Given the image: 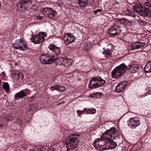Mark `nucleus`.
<instances>
[{
    "instance_id": "44",
    "label": "nucleus",
    "mask_w": 151,
    "mask_h": 151,
    "mask_svg": "<svg viewBox=\"0 0 151 151\" xmlns=\"http://www.w3.org/2000/svg\"><path fill=\"white\" fill-rule=\"evenodd\" d=\"M24 148H26V147H25V146H24Z\"/></svg>"
},
{
    "instance_id": "17",
    "label": "nucleus",
    "mask_w": 151,
    "mask_h": 151,
    "mask_svg": "<svg viewBox=\"0 0 151 151\" xmlns=\"http://www.w3.org/2000/svg\"><path fill=\"white\" fill-rule=\"evenodd\" d=\"M14 78L16 79H22L24 77L23 74L18 71H14L13 73Z\"/></svg>"
},
{
    "instance_id": "2",
    "label": "nucleus",
    "mask_w": 151,
    "mask_h": 151,
    "mask_svg": "<svg viewBox=\"0 0 151 151\" xmlns=\"http://www.w3.org/2000/svg\"><path fill=\"white\" fill-rule=\"evenodd\" d=\"M78 136L75 134L69 136L65 141L59 142L57 144L59 146L63 144L66 145V148L68 150H73L78 146Z\"/></svg>"
},
{
    "instance_id": "16",
    "label": "nucleus",
    "mask_w": 151,
    "mask_h": 151,
    "mask_svg": "<svg viewBox=\"0 0 151 151\" xmlns=\"http://www.w3.org/2000/svg\"><path fill=\"white\" fill-rule=\"evenodd\" d=\"M139 67L137 64L130 65L128 66L127 68L132 73H135L138 70Z\"/></svg>"
},
{
    "instance_id": "1",
    "label": "nucleus",
    "mask_w": 151,
    "mask_h": 151,
    "mask_svg": "<svg viewBox=\"0 0 151 151\" xmlns=\"http://www.w3.org/2000/svg\"><path fill=\"white\" fill-rule=\"evenodd\" d=\"M120 134L116 128H111L107 130L101 136L100 138L96 139L94 145L98 150L103 151L108 149H112L117 146L116 142L114 140L118 137Z\"/></svg>"
},
{
    "instance_id": "10",
    "label": "nucleus",
    "mask_w": 151,
    "mask_h": 151,
    "mask_svg": "<svg viewBox=\"0 0 151 151\" xmlns=\"http://www.w3.org/2000/svg\"><path fill=\"white\" fill-rule=\"evenodd\" d=\"M140 124L139 119L137 117L131 118L129 121L128 125L131 128L135 129Z\"/></svg>"
},
{
    "instance_id": "19",
    "label": "nucleus",
    "mask_w": 151,
    "mask_h": 151,
    "mask_svg": "<svg viewBox=\"0 0 151 151\" xmlns=\"http://www.w3.org/2000/svg\"><path fill=\"white\" fill-rule=\"evenodd\" d=\"M55 56H57V58L53 62H54L57 65H61V67H63L64 58H58V56L57 55Z\"/></svg>"
},
{
    "instance_id": "24",
    "label": "nucleus",
    "mask_w": 151,
    "mask_h": 151,
    "mask_svg": "<svg viewBox=\"0 0 151 151\" xmlns=\"http://www.w3.org/2000/svg\"><path fill=\"white\" fill-rule=\"evenodd\" d=\"M26 96L23 91H21L15 95V96L17 98H22Z\"/></svg>"
},
{
    "instance_id": "35",
    "label": "nucleus",
    "mask_w": 151,
    "mask_h": 151,
    "mask_svg": "<svg viewBox=\"0 0 151 151\" xmlns=\"http://www.w3.org/2000/svg\"><path fill=\"white\" fill-rule=\"evenodd\" d=\"M37 18L40 20H41L42 18V17L41 16H38L37 17Z\"/></svg>"
},
{
    "instance_id": "4",
    "label": "nucleus",
    "mask_w": 151,
    "mask_h": 151,
    "mask_svg": "<svg viewBox=\"0 0 151 151\" xmlns=\"http://www.w3.org/2000/svg\"><path fill=\"white\" fill-rule=\"evenodd\" d=\"M127 68L124 64H122L116 68L112 71L113 78H116L122 76L126 71Z\"/></svg>"
},
{
    "instance_id": "38",
    "label": "nucleus",
    "mask_w": 151,
    "mask_h": 151,
    "mask_svg": "<svg viewBox=\"0 0 151 151\" xmlns=\"http://www.w3.org/2000/svg\"><path fill=\"white\" fill-rule=\"evenodd\" d=\"M7 119L8 120L11 121V120H12L13 119H12V117H9L8 118H7Z\"/></svg>"
},
{
    "instance_id": "3",
    "label": "nucleus",
    "mask_w": 151,
    "mask_h": 151,
    "mask_svg": "<svg viewBox=\"0 0 151 151\" xmlns=\"http://www.w3.org/2000/svg\"><path fill=\"white\" fill-rule=\"evenodd\" d=\"M32 6L31 2L29 0H20L17 5L18 10L21 12L31 8Z\"/></svg>"
},
{
    "instance_id": "13",
    "label": "nucleus",
    "mask_w": 151,
    "mask_h": 151,
    "mask_svg": "<svg viewBox=\"0 0 151 151\" xmlns=\"http://www.w3.org/2000/svg\"><path fill=\"white\" fill-rule=\"evenodd\" d=\"M64 39L65 44L68 45L73 42L75 40V38L71 34H65L64 35Z\"/></svg>"
},
{
    "instance_id": "37",
    "label": "nucleus",
    "mask_w": 151,
    "mask_h": 151,
    "mask_svg": "<svg viewBox=\"0 0 151 151\" xmlns=\"http://www.w3.org/2000/svg\"><path fill=\"white\" fill-rule=\"evenodd\" d=\"M133 13V12H130L129 14L130 16H132L133 17H135V16L134 15H131Z\"/></svg>"
},
{
    "instance_id": "25",
    "label": "nucleus",
    "mask_w": 151,
    "mask_h": 151,
    "mask_svg": "<svg viewBox=\"0 0 151 151\" xmlns=\"http://www.w3.org/2000/svg\"><path fill=\"white\" fill-rule=\"evenodd\" d=\"M145 71L147 73L151 72V62L148 63L145 67Z\"/></svg>"
},
{
    "instance_id": "28",
    "label": "nucleus",
    "mask_w": 151,
    "mask_h": 151,
    "mask_svg": "<svg viewBox=\"0 0 151 151\" xmlns=\"http://www.w3.org/2000/svg\"><path fill=\"white\" fill-rule=\"evenodd\" d=\"M120 22L121 24L127 25L130 24V22L126 19L122 18L120 20Z\"/></svg>"
},
{
    "instance_id": "39",
    "label": "nucleus",
    "mask_w": 151,
    "mask_h": 151,
    "mask_svg": "<svg viewBox=\"0 0 151 151\" xmlns=\"http://www.w3.org/2000/svg\"><path fill=\"white\" fill-rule=\"evenodd\" d=\"M35 96H32L30 98L32 99V100H33L34 99H35Z\"/></svg>"
},
{
    "instance_id": "21",
    "label": "nucleus",
    "mask_w": 151,
    "mask_h": 151,
    "mask_svg": "<svg viewBox=\"0 0 151 151\" xmlns=\"http://www.w3.org/2000/svg\"><path fill=\"white\" fill-rule=\"evenodd\" d=\"M112 50V49L108 48L106 50L103 52V53L106 57H107L108 56H110L111 55Z\"/></svg>"
},
{
    "instance_id": "7",
    "label": "nucleus",
    "mask_w": 151,
    "mask_h": 151,
    "mask_svg": "<svg viewBox=\"0 0 151 151\" xmlns=\"http://www.w3.org/2000/svg\"><path fill=\"white\" fill-rule=\"evenodd\" d=\"M46 36L47 35L45 33L40 32L38 34L32 35L31 40L33 43L40 44L43 42Z\"/></svg>"
},
{
    "instance_id": "27",
    "label": "nucleus",
    "mask_w": 151,
    "mask_h": 151,
    "mask_svg": "<svg viewBox=\"0 0 151 151\" xmlns=\"http://www.w3.org/2000/svg\"><path fill=\"white\" fill-rule=\"evenodd\" d=\"M63 67H69L71 64V63L69 61V60L68 59H64Z\"/></svg>"
},
{
    "instance_id": "26",
    "label": "nucleus",
    "mask_w": 151,
    "mask_h": 151,
    "mask_svg": "<svg viewBox=\"0 0 151 151\" xmlns=\"http://www.w3.org/2000/svg\"><path fill=\"white\" fill-rule=\"evenodd\" d=\"M60 147L57 144L54 145L48 150V151H57V150L60 149Z\"/></svg>"
},
{
    "instance_id": "23",
    "label": "nucleus",
    "mask_w": 151,
    "mask_h": 151,
    "mask_svg": "<svg viewBox=\"0 0 151 151\" xmlns=\"http://www.w3.org/2000/svg\"><path fill=\"white\" fill-rule=\"evenodd\" d=\"M84 110H85V112H86L87 114H94L96 111V109L94 108H92V109H87V108H85Z\"/></svg>"
},
{
    "instance_id": "12",
    "label": "nucleus",
    "mask_w": 151,
    "mask_h": 151,
    "mask_svg": "<svg viewBox=\"0 0 151 151\" xmlns=\"http://www.w3.org/2000/svg\"><path fill=\"white\" fill-rule=\"evenodd\" d=\"M120 32L119 27L116 26L110 29L108 31V33L109 35L114 36L118 35Z\"/></svg>"
},
{
    "instance_id": "18",
    "label": "nucleus",
    "mask_w": 151,
    "mask_h": 151,
    "mask_svg": "<svg viewBox=\"0 0 151 151\" xmlns=\"http://www.w3.org/2000/svg\"><path fill=\"white\" fill-rule=\"evenodd\" d=\"M151 11V7H149V8L146 7L143 8L142 7L141 14L144 16L148 15L150 16Z\"/></svg>"
},
{
    "instance_id": "11",
    "label": "nucleus",
    "mask_w": 151,
    "mask_h": 151,
    "mask_svg": "<svg viewBox=\"0 0 151 151\" xmlns=\"http://www.w3.org/2000/svg\"><path fill=\"white\" fill-rule=\"evenodd\" d=\"M127 85V82L126 81H124L117 85L116 87L115 91L117 93H121L124 91Z\"/></svg>"
},
{
    "instance_id": "14",
    "label": "nucleus",
    "mask_w": 151,
    "mask_h": 151,
    "mask_svg": "<svg viewBox=\"0 0 151 151\" xmlns=\"http://www.w3.org/2000/svg\"><path fill=\"white\" fill-rule=\"evenodd\" d=\"M49 48L56 54H60L61 50L60 47L56 46L54 44H50L49 46Z\"/></svg>"
},
{
    "instance_id": "5",
    "label": "nucleus",
    "mask_w": 151,
    "mask_h": 151,
    "mask_svg": "<svg viewBox=\"0 0 151 151\" xmlns=\"http://www.w3.org/2000/svg\"><path fill=\"white\" fill-rule=\"evenodd\" d=\"M57 58V56H54L53 55H42L40 57V60L42 64H50L54 61Z\"/></svg>"
},
{
    "instance_id": "15",
    "label": "nucleus",
    "mask_w": 151,
    "mask_h": 151,
    "mask_svg": "<svg viewBox=\"0 0 151 151\" xmlns=\"http://www.w3.org/2000/svg\"><path fill=\"white\" fill-rule=\"evenodd\" d=\"M145 45V42H135L131 45V47L132 49H138L142 48Z\"/></svg>"
},
{
    "instance_id": "22",
    "label": "nucleus",
    "mask_w": 151,
    "mask_h": 151,
    "mask_svg": "<svg viewBox=\"0 0 151 151\" xmlns=\"http://www.w3.org/2000/svg\"><path fill=\"white\" fill-rule=\"evenodd\" d=\"M78 4L79 5L83 7H84L88 4V0H78Z\"/></svg>"
},
{
    "instance_id": "41",
    "label": "nucleus",
    "mask_w": 151,
    "mask_h": 151,
    "mask_svg": "<svg viewBox=\"0 0 151 151\" xmlns=\"http://www.w3.org/2000/svg\"><path fill=\"white\" fill-rule=\"evenodd\" d=\"M96 94H98V95H99V94H100V93H96Z\"/></svg>"
},
{
    "instance_id": "42",
    "label": "nucleus",
    "mask_w": 151,
    "mask_h": 151,
    "mask_svg": "<svg viewBox=\"0 0 151 151\" xmlns=\"http://www.w3.org/2000/svg\"><path fill=\"white\" fill-rule=\"evenodd\" d=\"M1 86H0V90H1Z\"/></svg>"
},
{
    "instance_id": "33",
    "label": "nucleus",
    "mask_w": 151,
    "mask_h": 151,
    "mask_svg": "<svg viewBox=\"0 0 151 151\" xmlns=\"http://www.w3.org/2000/svg\"><path fill=\"white\" fill-rule=\"evenodd\" d=\"M85 111V110H84V109L82 111H81V110H77V113L78 114V115L79 116L80 115H81L82 114V112L83 111Z\"/></svg>"
},
{
    "instance_id": "31",
    "label": "nucleus",
    "mask_w": 151,
    "mask_h": 151,
    "mask_svg": "<svg viewBox=\"0 0 151 151\" xmlns=\"http://www.w3.org/2000/svg\"><path fill=\"white\" fill-rule=\"evenodd\" d=\"M58 86H51L50 88V89L51 91H53L55 90H56L58 91Z\"/></svg>"
},
{
    "instance_id": "8",
    "label": "nucleus",
    "mask_w": 151,
    "mask_h": 151,
    "mask_svg": "<svg viewBox=\"0 0 151 151\" xmlns=\"http://www.w3.org/2000/svg\"><path fill=\"white\" fill-rule=\"evenodd\" d=\"M40 12L46 16V17H48L50 18H55L57 14L56 12L50 8H43L41 10Z\"/></svg>"
},
{
    "instance_id": "43",
    "label": "nucleus",
    "mask_w": 151,
    "mask_h": 151,
    "mask_svg": "<svg viewBox=\"0 0 151 151\" xmlns=\"http://www.w3.org/2000/svg\"><path fill=\"white\" fill-rule=\"evenodd\" d=\"M2 125L1 124H0V127H2Z\"/></svg>"
},
{
    "instance_id": "34",
    "label": "nucleus",
    "mask_w": 151,
    "mask_h": 151,
    "mask_svg": "<svg viewBox=\"0 0 151 151\" xmlns=\"http://www.w3.org/2000/svg\"><path fill=\"white\" fill-rule=\"evenodd\" d=\"M29 150H28V151H37L36 149H32L31 148L32 146L31 145H29Z\"/></svg>"
},
{
    "instance_id": "40",
    "label": "nucleus",
    "mask_w": 151,
    "mask_h": 151,
    "mask_svg": "<svg viewBox=\"0 0 151 151\" xmlns=\"http://www.w3.org/2000/svg\"><path fill=\"white\" fill-rule=\"evenodd\" d=\"M1 81L0 80V86H1Z\"/></svg>"
},
{
    "instance_id": "20",
    "label": "nucleus",
    "mask_w": 151,
    "mask_h": 151,
    "mask_svg": "<svg viewBox=\"0 0 151 151\" xmlns=\"http://www.w3.org/2000/svg\"><path fill=\"white\" fill-rule=\"evenodd\" d=\"M142 7L140 4L135 5L134 7V9L135 11L137 13L141 14L142 10Z\"/></svg>"
},
{
    "instance_id": "29",
    "label": "nucleus",
    "mask_w": 151,
    "mask_h": 151,
    "mask_svg": "<svg viewBox=\"0 0 151 151\" xmlns=\"http://www.w3.org/2000/svg\"><path fill=\"white\" fill-rule=\"evenodd\" d=\"M3 87L5 91H8L9 90V85L7 83H4L3 85Z\"/></svg>"
},
{
    "instance_id": "6",
    "label": "nucleus",
    "mask_w": 151,
    "mask_h": 151,
    "mask_svg": "<svg viewBox=\"0 0 151 151\" xmlns=\"http://www.w3.org/2000/svg\"><path fill=\"white\" fill-rule=\"evenodd\" d=\"M105 82V81L100 77H95L90 80L89 87L90 88H95L104 84Z\"/></svg>"
},
{
    "instance_id": "30",
    "label": "nucleus",
    "mask_w": 151,
    "mask_h": 151,
    "mask_svg": "<svg viewBox=\"0 0 151 151\" xmlns=\"http://www.w3.org/2000/svg\"><path fill=\"white\" fill-rule=\"evenodd\" d=\"M58 91L60 92L64 91L66 90V88L63 86H58Z\"/></svg>"
},
{
    "instance_id": "36",
    "label": "nucleus",
    "mask_w": 151,
    "mask_h": 151,
    "mask_svg": "<svg viewBox=\"0 0 151 151\" xmlns=\"http://www.w3.org/2000/svg\"><path fill=\"white\" fill-rule=\"evenodd\" d=\"M151 94V90L149 91L146 93V95Z\"/></svg>"
},
{
    "instance_id": "32",
    "label": "nucleus",
    "mask_w": 151,
    "mask_h": 151,
    "mask_svg": "<svg viewBox=\"0 0 151 151\" xmlns=\"http://www.w3.org/2000/svg\"><path fill=\"white\" fill-rule=\"evenodd\" d=\"M102 11V10L100 9H97L96 10H95L94 11V13L95 14H97V12H101Z\"/></svg>"
},
{
    "instance_id": "9",
    "label": "nucleus",
    "mask_w": 151,
    "mask_h": 151,
    "mask_svg": "<svg viewBox=\"0 0 151 151\" xmlns=\"http://www.w3.org/2000/svg\"><path fill=\"white\" fill-rule=\"evenodd\" d=\"M12 47L14 48L22 50H27V45L22 40H20L13 44Z\"/></svg>"
}]
</instances>
